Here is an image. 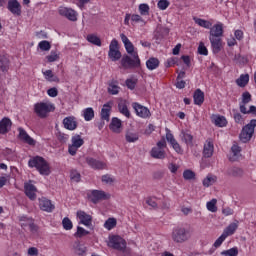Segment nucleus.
<instances>
[{
    "label": "nucleus",
    "instance_id": "obj_1",
    "mask_svg": "<svg viewBox=\"0 0 256 256\" xmlns=\"http://www.w3.org/2000/svg\"><path fill=\"white\" fill-rule=\"evenodd\" d=\"M29 167H35L40 175H51V167H49V163L45 161V158L41 156L33 157L28 162Z\"/></svg>",
    "mask_w": 256,
    "mask_h": 256
},
{
    "label": "nucleus",
    "instance_id": "obj_2",
    "mask_svg": "<svg viewBox=\"0 0 256 256\" xmlns=\"http://www.w3.org/2000/svg\"><path fill=\"white\" fill-rule=\"evenodd\" d=\"M191 239V231L185 226H177L172 231L174 243H185Z\"/></svg>",
    "mask_w": 256,
    "mask_h": 256
},
{
    "label": "nucleus",
    "instance_id": "obj_3",
    "mask_svg": "<svg viewBox=\"0 0 256 256\" xmlns=\"http://www.w3.org/2000/svg\"><path fill=\"white\" fill-rule=\"evenodd\" d=\"M131 56L125 54L120 63L123 69H139L141 67V59H139L138 53L130 54Z\"/></svg>",
    "mask_w": 256,
    "mask_h": 256
},
{
    "label": "nucleus",
    "instance_id": "obj_4",
    "mask_svg": "<svg viewBox=\"0 0 256 256\" xmlns=\"http://www.w3.org/2000/svg\"><path fill=\"white\" fill-rule=\"evenodd\" d=\"M108 247L125 253L127 251V241L119 235H112L109 237Z\"/></svg>",
    "mask_w": 256,
    "mask_h": 256
},
{
    "label": "nucleus",
    "instance_id": "obj_5",
    "mask_svg": "<svg viewBox=\"0 0 256 256\" xmlns=\"http://www.w3.org/2000/svg\"><path fill=\"white\" fill-rule=\"evenodd\" d=\"M255 127L256 119H252L250 123L242 128V131L239 135V139L242 141V143H249V141H251V137H253V133H255Z\"/></svg>",
    "mask_w": 256,
    "mask_h": 256
},
{
    "label": "nucleus",
    "instance_id": "obj_6",
    "mask_svg": "<svg viewBox=\"0 0 256 256\" xmlns=\"http://www.w3.org/2000/svg\"><path fill=\"white\" fill-rule=\"evenodd\" d=\"M51 111H55V107L52 104L40 102L34 105V113H36V115L40 117V119H45V117H47V114L51 113Z\"/></svg>",
    "mask_w": 256,
    "mask_h": 256
},
{
    "label": "nucleus",
    "instance_id": "obj_7",
    "mask_svg": "<svg viewBox=\"0 0 256 256\" xmlns=\"http://www.w3.org/2000/svg\"><path fill=\"white\" fill-rule=\"evenodd\" d=\"M72 144L68 146V153L74 157V155H77V151L79 150L80 147H83L85 144V140L81 138V135L76 134L72 137Z\"/></svg>",
    "mask_w": 256,
    "mask_h": 256
},
{
    "label": "nucleus",
    "instance_id": "obj_8",
    "mask_svg": "<svg viewBox=\"0 0 256 256\" xmlns=\"http://www.w3.org/2000/svg\"><path fill=\"white\" fill-rule=\"evenodd\" d=\"M108 57L111 61H119L121 59V51H119V42L113 39L109 45Z\"/></svg>",
    "mask_w": 256,
    "mask_h": 256
},
{
    "label": "nucleus",
    "instance_id": "obj_9",
    "mask_svg": "<svg viewBox=\"0 0 256 256\" xmlns=\"http://www.w3.org/2000/svg\"><path fill=\"white\" fill-rule=\"evenodd\" d=\"M89 199L92 203L97 205L99 201H107V199H111V195L105 193L103 190H92Z\"/></svg>",
    "mask_w": 256,
    "mask_h": 256
},
{
    "label": "nucleus",
    "instance_id": "obj_10",
    "mask_svg": "<svg viewBox=\"0 0 256 256\" xmlns=\"http://www.w3.org/2000/svg\"><path fill=\"white\" fill-rule=\"evenodd\" d=\"M132 107L138 117H141L142 119H147L151 117V111H149L147 107L137 102H133Z\"/></svg>",
    "mask_w": 256,
    "mask_h": 256
},
{
    "label": "nucleus",
    "instance_id": "obj_11",
    "mask_svg": "<svg viewBox=\"0 0 256 256\" xmlns=\"http://www.w3.org/2000/svg\"><path fill=\"white\" fill-rule=\"evenodd\" d=\"M166 140L170 145L173 147L174 151L178 153L179 155H183V148H181V145L177 143V140H175V136L171 134V130L166 128Z\"/></svg>",
    "mask_w": 256,
    "mask_h": 256
},
{
    "label": "nucleus",
    "instance_id": "obj_12",
    "mask_svg": "<svg viewBox=\"0 0 256 256\" xmlns=\"http://www.w3.org/2000/svg\"><path fill=\"white\" fill-rule=\"evenodd\" d=\"M58 12L59 15L66 17L69 21H77V12L71 8L60 7Z\"/></svg>",
    "mask_w": 256,
    "mask_h": 256
},
{
    "label": "nucleus",
    "instance_id": "obj_13",
    "mask_svg": "<svg viewBox=\"0 0 256 256\" xmlns=\"http://www.w3.org/2000/svg\"><path fill=\"white\" fill-rule=\"evenodd\" d=\"M24 191L26 197L30 199L31 201H35L37 199V187L31 183H25L24 184Z\"/></svg>",
    "mask_w": 256,
    "mask_h": 256
},
{
    "label": "nucleus",
    "instance_id": "obj_14",
    "mask_svg": "<svg viewBox=\"0 0 256 256\" xmlns=\"http://www.w3.org/2000/svg\"><path fill=\"white\" fill-rule=\"evenodd\" d=\"M7 9L12 15H17V17L21 15V3L17 0H9Z\"/></svg>",
    "mask_w": 256,
    "mask_h": 256
},
{
    "label": "nucleus",
    "instance_id": "obj_15",
    "mask_svg": "<svg viewBox=\"0 0 256 256\" xmlns=\"http://www.w3.org/2000/svg\"><path fill=\"white\" fill-rule=\"evenodd\" d=\"M86 163L87 165H89V167L96 170H103L107 167V165L103 161H99L92 157H87Z\"/></svg>",
    "mask_w": 256,
    "mask_h": 256
},
{
    "label": "nucleus",
    "instance_id": "obj_16",
    "mask_svg": "<svg viewBox=\"0 0 256 256\" xmlns=\"http://www.w3.org/2000/svg\"><path fill=\"white\" fill-rule=\"evenodd\" d=\"M77 217L80 219V223L85 225L86 227H91L93 223V217L91 215L86 214L85 211L79 210L77 212Z\"/></svg>",
    "mask_w": 256,
    "mask_h": 256
},
{
    "label": "nucleus",
    "instance_id": "obj_17",
    "mask_svg": "<svg viewBox=\"0 0 256 256\" xmlns=\"http://www.w3.org/2000/svg\"><path fill=\"white\" fill-rule=\"evenodd\" d=\"M63 125L64 128L67 129L68 131H75L77 129V118L74 116H68L63 119Z\"/></svg>",
    "mask_w": 256,
    "mask_h": 256
},
{
    "label": "nucleus",
    "instance_id": "obj_18",
    "mask_svg": "<svg viewBox=\"0 0 256 256\" xmlns=\"http://www.w3.org/2000/svg\"><path fill=\"white\" fill-rule=\"evenodd\" d=\"M39 207L42 211H46L47 213H51L55 209V205L47 198H41L39 200Z\"/></svg>",
    "mask_w": 256,
    "mask_h": 256
},
{
    "label": "nucleus",
    "instance_id": "obj_19",
    "mask_svg": "<svg viewBox=\"0 0 256 256\" xmlns=\"http://www.w3.org/2000/svg\"><path fill=\"white\" fill-rule=\"evenodd\" d=\"M212 51L215 55L217 53H221V49H223V40L221 38H209Z\"/></svg>",
    "mask_w": 256,
    "mask_h": 256
},
{
    "label": "nucleus",
    "instance_id": "obj_20",
    "mask_svg": "<svg viewBox=\"0 0 256 256\" xmlns=\"http://www.w3.org/2000/svg\"><path fill=\"white\" fill-rule=\"evenodd\" d=\"M13 123L11 122V119L5 117L0 121V134L5 135L6 133H9L11 131V126Z\"/></svg>",
    "mask_w": 256,
    "mask_h": 256
},
{
    "label": "nucleus",
    "instance_id": "obj_21",
    "mask_svg": "<svg viewBox=\"0 0 256 256\" xmlns=\"http://www.w3.org/2000/svg\"><path fill=\"white\" fill-rule=\"evenodd\" d=\"M18 131H19V139L21 141H23L24 143H27L28 145L35 146L36 144L35 140L31 138L29 134H27V131H25V129L19 128Z\"/></svg>",
    "mask_w": 256,
    "mask_h": 256
},
{
    "label": "nucleus",
    "instance_id": "obj_22",
    "mask_svg": "<svg viewBox=\"0 0 256 256\" xmlns=\"http://www.w3.org/2000/svg\"><path fill=\"white\" fill-rule=\"evenodd\" d=\"M223 37V24H216L213 27H210V36L209 38H221Z\"/></svg>",
    "mask_w": 256,
    "mask_h": 256
},
{
    "label": "nucleus",
    "instance_id": "obj_23",
    "mask_svg": "<svg viewBox=\"0 0 256 256\" xmlns=\"http://www.w3.org/2000/svg\"><path fill=\"white\" fill-rule=\"evenodd\" d=\"M111 117V103L108 102L103 105V108L101 109V120L107 121L109 123Z\"/></svg>",
    "mask_w": 256,
    "mask_h": 256
},
{
    "label": "nucleus",
    "instance_id": "obj_24",
    "mask_svg": "<svg viewBox=\"0 0 256 256\" xmlns=\"http://www.w3.org/2000/svg\"><path fill=\"white\" fill-rule=\"evenodd\" d=\"M194 105L201 106L205 102V93L201 89H196L193 94Z\"/></svg>",
    "mask_w": 256,
    "mask_h": 256
},
{
    "label": "nucleus",
    "instance_id": "obj_25",
    "mask_svg": "<svg viewBox=\"0 0 256 256\" xmlns=\"http://www.w3.org/2000/svg\"><path fill=\"white\" fill-rule=\"evenodd\" d=\"M73 251L76 255L84 256L87 253V247L81 244L79 240H76L73 244Z\"/></svg>",
    "mask_w": 256,
    "mask_h": 256
},
{
    "label": "nucleus",
    "instance_id": "obj_26",
    "mask_svg": "<svg viewBox=\"0 0 256 256\" xmlns=\"http://www.w3.org/2000/svg\"><path fill=\"white\" fill-rule=\"evenodd\" d=\"M150 155L153 157V159H165L166 157L165 150L157 147L152 148Z\"/></svg>",
    "mask_w": 256,
    "mask_h": 256
},
{
    "label": "nucleus",
    "instance_id": "obj_27",
    "mask_svg": "<svg viewBox=\"0 0 256 256\" xmlns=\"http://www.w3.org/2000/svg\"><path fill=\"white\" fill-rule=\"evenodd\" d=\"M228 175L231 177H243V175H245V170H243V168L233 166L228 169Z\"/></svg>",
    "mask_w": 256,
    "mask_h": 256
},
{
    "label": "nucleus",
    "instance_id": "obj_28",
    "mask_svg": "<svg viewBox=\"0 0 256 256\" xmlns=\"http://www.w3.org/2000/svg\"><path fill=\"white\" fill-rule=\"evenodd\" d=\"M118 111L127 117V119H131V112L129 111V108L127 107V103L125 101H121L118 103Z\"/></svg>",
    "mask_w": 256,
    "mask_h": 256
},
{
    "label": "nucleus",
    "instance_id": "obj_29",
    "mask_svg": "<svg viewBox=\"0 0 256 256\" xmlns=\"http://www.w3.org/2000/svg\"><path fill=\"white\" fill-rule=\"evenodd\" d=\"M212 123H214L216 127H226L227 119L224 116H213Z\"/></svg>",
    "mask_w": 256,
    "mask_h": 256
},
{
    "label": "nucleus",
    "instance_id": "obj_30",
    "mask_svg": "<svg viewBox=\"0 0 256 256\" xmlns=\"http://www.w3.org/2000/svg\"><path fill=\"white\" fill-rule=\"evenodd\" d=\"M238 227L239 225L237 223H231L224 229L222 234H224L226 237H230V235H234Z\"/></svg>",
    "mask_w": 256,
    "mask_h": 256
},
{
    "label": "nucleus",
    "instance_id": "obj_31",
    "mask_svg": "<svg viewBox=\"0 0 256 256\" xmlns=\"http://www.w3.org/2000/svg\"><path fill=\"white\" fill-rule=\"evenodd\" d=\"M117 80H112L108 83V93L110 95H118L119 94V86L117 85Z\"/></svg>",
    "mask_w": 256,
    "mask_h": 256
},
{
    "label": "nucleus",
    "instance_id": "obj_32",
    "mask_svg": "<svg viewBox=\"0 0 256 256\" xmlns=\"http://www.w3.org/2000/svg\"><path fill=\"white\" fill-rule=\"evenodd\" d=\"M236 84L238 87H247L249 84V74H241L238 79H236Z\"/></svg>",
    "mask_w": 256,
    "mask_h": 256
},
{
    "label": "nucleus",
    "instance_id": "obj_33",
    "mask_svg": "<svg viewBox=\"0 0 256 256\" xmlns=\"http://www.w3.org/2000/svg\"><path fill=\"white\" fill-rule=\"evenodd\" d=\"M213 143L212 142H207V144L204 145V149H203V155L204 157H206L207 159H209V157H213Z\"/></svg>",
    "mask_w": 256,
    "mask_h": 256
},
{
    "label": "nucleus",
    "instance_id": "obj_34",
    "mask_svg": "<svg viewBox=\"0 0 256 256\" xmlns=\"http://www.w3.org/2000/svg\"><path fill=\"white\" fill-rule=\"evenodd\" d=\"M146 67L150 71H153V70L157 69V67H159V59L153 58V57L148 59L146 61Z\"/></svg>",
    "mask_w": 256,
    "mask_h": 256
},
{
    "label": "nucleus",
    "instance_id": "obj_35",
    "mask_svg": "<svg viewBox=\"0 0 256 256\" xmlns=\"http://www.w3.org/2000/svg\"><path fill=\"white\" fill-rule=\"evenodd\" d=\"M109 127L114 133H119V129H121V120L119 118H112Z\"/></svg>",
    "mask_w": 256,
    "mask_h": 256
},
{
    "label": "nucleus",
    "instance_id": "obj_36",
    "mask_svg": "<svg viewBox=\"0 0 256 256\" xmlns=\"http://www.w3.org/2000/svg\"><path fill=\"white\" fill-rule=\"evenodd\" d=\"M0 70L3 73H7L9 71V59L5 56H0Z\"/></svg>",
    "mask_w": 256,
    "mask_h": 256
},
{
    "label": "nucleus",
    "instance_id": "obj_37",
    "mask_svg": "<svg viewBox=\"0 0 256 256\" xmlns=\"http://www.w3.org/2000/svg\"><path fill=\"white\" fill-rule=\"evenodd\" d=\"M193 19H194V22L196 23V25H199V27H204V29H211V27L213 25L209 21L201 19V18L194 17Z\"/></svg>",
    "mask_w": 256,
    "mask_h": 256
},
{
    "label": "nucleus",
    "instance_id": "obj_38",
    "mask_svg": "<svg viewBox=\"0 0 256 256\" xmlns=\"http://www.w3.org/2000/svg\"><path fill=\"white\" fill-rule=\"evenodd\" d=\"M125 139H126L127 143H135V142L139 141V134L128 131L125 134Z\"/></svg>",
    "mask_w": 256,
    "mask_h": 256
},
{
    "label": "nucleus",
    "instance_id": "obj_39",
    "mask_svg": "<svg viewBox=\"0 0 256 256\" xmlns=\"http://www.w3.org/2000/svg\"><path fill=\"white\" fill-rule=\"evenodd\" d=\"M181 139L186 143V145H193V135L186 131L181 132Z\"/></svg>",
    "mask_w": 256,
    "mask_h": 256
},
{
    "label": "nucleus",
    "instance_id": "obj_40",
    "mask_svg": "<svg viewBox=\"0 0 256 256\" xmlns=\"http://www.w3.org/2000/svg\"><path fill=\"white\" fill-rule=\"evenodd\" d=\"M83 117L85 121H91L95 117V111L93 108H86L83 110Z\"/></svg>",
    "mask_w": 256,
    "mask_h": 256
},
{
    "label": "nucleus",
    "instance_id": "obj_41",
    "mask_svg": "<svg viewBox=\"0 0 256 256\" xmlns=\"http://www.w3.org/2000/svg\"><path fill=\"white\" fill-rule=\"evenodd\" d=\"M87 41L92 43V45H96L97 47H101V38L97 37L96 35L89 34L87 36Z\"/></svg>",
    "mask_w": 256,
    "mask_h": 256
},
{
    "label": "nucleus",
    "instance_id": "obj_42",
    "mask_svg": "<svg viewBox=\"0 0 256 256\" xmlns=\"http://www.w3.org/2000/svg\"><path fill=\"white\" fill-rule=\"evenodd\" d=\"M117 226V219L115 218H109L104 223L105 229H108V231H111V229L115 228Z\"/></svg>",
    "mask_w": 256,
    "mask_h": 256
},
{
    "label": "nucleus",
    "instance_id": "obj_43",
    "mask_svg": "<svg viewBox=\"0 0 256 256\" xmlns=\"http://www.w3.org/2000/svg\"><path fill=\"white\" fill-rule=\"evenodd\" d=\"M206 207L208 211H211V213H217V199H212L207 202Z\"/></svg>",
    "mask_w": 256,
    "mask_h": 256
},
{
    "label": "nucleus",
    "instance_id": "obj_44",
    "mask_svg": "<svg viewBox=\"0 0 256 256\" xmlns=\"http://www.w3.org/2000/svg\"><path fill=\"white\" fill-rule=\"evenodd\" d=\"M89 235V231L85 230L83 227L78 226L77 231L74 233V237H78L81 239V237H85Z\"/></svg>",
    "mask_w": 256,
    "mask_h": 256
},
{
    "label": "nucleus",
    "instance_id": "obj_45",
    "mask_svg": "<svg viewBox=\"0 0 256 256\" xmlns=\"http://www.w3.org/2000/svg\"><path fill=\"white\" fill-rule=\"evenodd\" d=\"M221 255L224 256H237L239 255V249L237 247L231 248L229 250H224L221 252Z\"/></svg>",
    "mask_w": 256,
    "mask_h": 256
},
{
    "label": "nucleus",
    "instance_id": "obj_46",
    "mask_svg": "<svg viewBox=\"0 0 256 256\" xmlns=\"http://www.w3.org/2000/svg\"><path fill=\"white\" fill-rule=\"evenodd\" d=\"M217 181V177H213L211 175H208L204 180H203V185L204 187H211L213 183Z\"/></svg>",
    "mask_w": 256,
    "mask_h": 256
},
{
    "label": "nucleus",
    "instance_id": "obj_47",
    "mask_svg": "<svg viewBox=\"0 0 256 256\" xmlns=\"http://www.w3.org/2000/svg\"><path fill=\"white\" fill-rule=\"evenodd\" d=\"M62 225L66 231H71V229H73V222H71V219H69L68 217H65L62 220Z\"/></svg>",
    "mask_w": 256,
    "mask_h": 256
},
{
    "label": "nucleus",
    "instance_id": "obj_48",
    "mask_svg": "<svg viewBox=\"0 0 256 256\" xmlns=\"http://www.w3.org/2000/svg\"><path fill=\"white\" fill-rule=\"evenodd\" d=\"M183 178L185 179V181H191L193 179H195V172H193L192 170H184L183 172Z\"/></svg>",
    "mask_w": 256,
    "mask_h": 256
},
{
    "label": "nucleus",
    "instance_id": "obj_49",
    "mask_svg": "<svg viewBox=\"0 0 256 256\" xmlns=\"http://www.w3.org/2000/svg\"><path fill=\"white\" fill-rule=\"evenodd\" d=\"M70 179L75 183H79L81 181V174L77 170H72L70 172Z\"/></svg>",
    "mask_w": 256,
    "mask_h": 256
},
{
    "label": "nucleus",
    "instance_id": "obj_50",
    "mask_svg": "<svg viewBox=\"0 0 256 256\" xmlns=\"http://www.w3.org/2000/svg\"><path fill=\"white\" fill-rule=\"evenodd\" d=\"M39 49L41 51H49L51 49V43L49 41L43 40L38 44Z\"/></svg>",
    "mask_w": 256,
    "mask_h": 256
},
{
    "label": "nucleus",
    "instance_id": "obj_51",
    "mask_svg": "<svg viewBox=\"0 0 256 256\" xmlns=\"http://www.w3.org/2000/svg\"><path fill=\"white\" fill-rule=\"evenodd\" d=\"M46 59L48 63H54V61H58L59 54H57V51H51L50 55L46 56Z\"/></svg>",
    "mask_w": 256,
    "mask_h": 256
},
{
    "label": "nucleus",
    "instance_id": "obj_52",
    "mask_svg": "<svg viewBox=\"0 0 256 256\" xmlns=\"http://www.w3.org/2000/svg\"><path fill=\"white\" fill-rule=\"evenodd\" d=\"M198 53L199 55H209V50H207V47H205V44L203 42H200L198 46Z\"/></svg>",
    "mask_w": 256,
    "mask_h": 256
},
{
    "label": "nucleus",
    "instance_id": "obj_53",
    "mask_svg": "<svg viewBox=\"0 0 256 256\" xmlns=\"http://www.w3.org/2000/svg\"><path fill=\"white\" fill-rule=\"evenodd\" d=\"M124 47L129 55H133V53H137L135 52V46H133V43H131V41L124 44Z\"/></svg>",
    "mask_w": 256,
    "mask_h": 256
},
{
    "label": "nucleus",
    "instance_id": "obj_54",
    "mask_svg": "<svg viewBox=\"0 0 256 256\" xmlns=\"http://www.w3.org/2000/svg\"><path fill=\"white\" fill-rule=\"evenodd\" d=\"M139 11L141 15H149V5L147 4H140Z\"/></svg>",
    "mask_w": 256,
    "mask_h": 256
},
{
    "label": "nucleus",
    "instance_id": "obj_55",
    "mask_svg": "<svg viewBox=\"0 0 256 256\" xmlns=\"http://www.w3.org/2000/svg\"><path fill=\"white\" fill-rule=\"evenodd\" d=\"M57 138H58V141H60V143H67V140L69 139V135L63 132H58Z\"/></svg>",
    "mask_w": 256,
    "mask_h": 256
},
{
    "label": "nucleus",
    "instance_id": "obj_56",
    "mask_svg": "<svg viewBox=\"0 0 256 256\" xmlns=\"http://www.w3.org/2000/svg\"><path fill=\"white\" fill-rule=\"evenodd\" d=\"M136 86H137V80H133V79L126 80V87L128 89H131V91H133V89H135Z\"/></svg>",
    "mask_w": 256,
    "mask_h": 256
},
{
    "label": "nucleus",
    "instance_id": "obj_57",
    "mask_svg": "<svg viewBox=\"0 0 256 256\" xmlns=\"http://www.w3.org/2000/svg\"><path fill=\"white\" fill-rule=\"evenodd\" d=\"M241 103H244L247 105V103H251V93L249 92H244L242 94V101Z\"/></svg>",
    "mask_w": 256,
    "mask_h": 256
},
{
    "label": "nucleus",
    "instance_id": "obj_58",
    "mask_svg": "<svg viewBox=\"0 0 256 256\" xmlns=\"http://www.w3.org/2000/svg\"><path fill=\"white\" fill-rule=\"evenodd\" d=\"M170 3L168 0H160L158 2V8L161 9V11H165V9H167V7H169Z\"/></svg>",
    "mask_w": 256,
    "mask_h": 256
},
{
    "label": "nucleus",
    "instance_id": "obj_59",
    "mask_svg": "<svg viewBox=\"0 0 256 256\" xmlns=\"http://www.w3.org/2000/svg\"><path fill=\"white\" fill-rule=\"evenodd\" d=\"M28 227H29L31 233H37V231H39V226H37V224H35V222H33V220H29Z\"/></svg>",
    "mask_w": 256,
    "mask_h": 256
},
{
    "label": "nucleus",
    "instance_id": "obj_60",
    "mask_svg": "<svg viewBox=\"0 0 256 256\" xmlns=\"http://www.w3.org/2000/svg\"><path fill=\"white\" fill-rule=\"evenodd\" d=\"M227 237L224 234H221V236L214 242V247H221L223 245V241H225Z\"/></svg>",
    "mask_w": 256,
    "mask_h": 256
},
{
    "label": "nucleus",
    "instance_id": "obj_61",
    "mask_svg": "<svg viewBox=\"0 0 256 256\" xmlns=\"http://www.w3.org/2000/svg\"><path fill=\"white\" fill-rule=\"evenodd\" d=\"M47 94L49 95V97H57L59 95V91L57 90V88L53 87L48 89Z\"/></svg>",
    "mask_w": 256,
    "mask_h": 256
},
{
    "label": "nucleus",
    "instance_id": "obj_62",
    "mask_svg": "<svg viewBox=\"0 0 256 256\" xmlns=\"http://www.w3.org/2000/svg\"><path fill=\"white\" fill-rule=\"evenodd\" d=\"M166 147L167 141L164 138H161V140L157 142L156 148L164 150Z\"/></svg>",
    "mask_w": 256,
    "mask_h": 256
},
{
    "label": "nucleus",
    "instance_id": "obj_63",
    "mask_svg": "<svg viewBox=\"0 0 256 256\" xmlns=\"http://www.w3.org/2000/svg\"><path fill=\"white\" fill-rule=\"evenodd\" d=\"M115 180L109 175V174H106V175H103L102 176V182L103 183H107V184H111L113 183Z\"/></svg>",
    "mask_w": 256,
    "mask_h": 256
},
{
    "label": "nucleus",
    "instance_id": "obj_64",
    "mask_svg": "<svg viewBox=\"0 0 256 256\" xmlns=\"http://www.w3.org/2000/svg\"><path fill=\"white\" fill-rule=\"evenodd\" d=\"M155 131V126L153 124H149L148 127L144 131V135H151Z\"/></svg>",
    "mask_w": 256,
    "mask_h": 256
}]
</instances>
